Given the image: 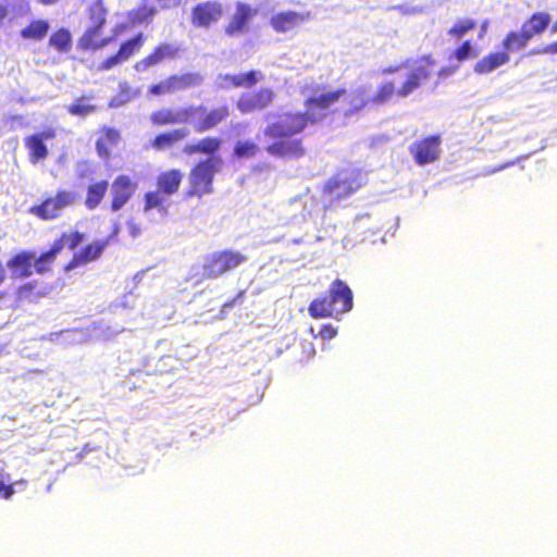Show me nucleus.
<instances>
[{
  "label": "nucleus",
  "instance_id": "obj_28",
  "mask_svg": "<svg viewBox=\"0 0 557 557\" xmlns=\"http://www.w3.org/2000/svg\"><path fill=\"white\" fill-rule=\"evenodd\" d=\"M202 76L199 73H186L182 75H173L168 78L171 92L184 90L191 86L201 84Z\"/></svg>",
  "mask_w": 557,
  "mask_h": 557
},
{
  "label": "nucleus",
  "instance_id": "obj_5",
  "mask_svg": "<svg viewBox=\"0 0 557 557\" xmlns=\"http://www.w3.org/2000/svg\"><path fill=\"white\" fill-rule=\"evenodd\" d=\"M246 260V256L234 250H223L209 253L205 256L202 260V275L207 277L224 275L239 267Z\"/></svg>",
  "mask_w": 557,
  "mask_h": 557
},
{
  "label": "nucleus",
  "instance_id": "obj_40",
  "mask_svg": "<svg viewBox=\"0 0 557 557\" xmlns=\"http://www.w3.org/2000/svg\"><path fill=\"white\" fill-rule=\"evenodd\" d=\"M258 147L250 141H238L234 152L238 158H250L256 154Z\"/></svg>",
  "mask_w": 557,
  "mask_h": 557
},
{
  "label": "nucleus",
  "instance_id": "obj_19",
  "mask_svg": "<svg viewBox=\"0 0 557 557\" xmlns=\"http://www.w3.org/2000/svg\"><path fill=\"white\" fill-rule=\"evenodd\" d=\"M345 88H338L329 92L321 94L317 97H310L306 100V108L309 114L317 111H326L334 106L342 97L346 96Z\"/></svg>",
  "mask_w": 557,
  "mask_h": 557
},
{
  "label": "nucleus",
  "instance_id": "obj_11",
  "mask_svg": "<svg viewBox=\"0 0 557 557\" xmlns=\"http://www.w3.org/2000/svg\"><path fill=\"white\" fill-rule=\"evenodd\" d=\"M137 189V183L126 175L117 176L111 185V194L113 196L112 210H120L133 196Z\"/></svg>",
  "mask_w": 557,
  "mask_h": 557
},
{
  "label": "nucleus",
  "instance_id": "obj_31",
  "mask_svg": "<svg viewBox=\"0 0 557 557\" xmlns=\"http://www.w3.org/2000/svg\"><path fill=\"white\" fill-rule=\"evenodd\" d=\"M309 18V13H296L292 11L281 12V32H286L296 26H300Z\"/></svg>",
  "mask_w": 557,
  "mask_h": 557
},
{
  "label": "nucleus",
  "instance_id": "obj_10",
  "mask_svg": "<svg viewBox=\"0 0 557 557\" xmlns=\"http://www.w3.org/2000/svg\"><path fill=\"white\" fill-rule=\"evenodd\" d=\"M75 195L71 191H61L55 197L45 200L40 206L34 207L32 212L49 220L59 215L67 206L73 203Z\"/></svg>",
  "mask_w": 557,
  "mask_h": 557
},
{
  "label": "nucleus",
  "instance_id": "obj_4",
  "mask_svg": "<svg viewBox=\"0 0 557 557\" xmlns=\"http://www.w3.org/2000/svg\"><path fill=\"white\" fill-rule=\"evenodd\" d=\"M223 168V160L220 156H211L199 162L189 173V195L202 197L213 193V178Z\"/></svg>",
  "mask_w": 557,
  "mask_h": 557
},
{
  "label": "nucleus",
  "instance_id": "obj_43",
  "mask_svg": "<svg viewBox=\"0 0 557 557\" xmlns=\"http://www.w3.org/2000/svg\"><path fill=\"white\" fill-rule=\"evenodd\" d=\"M14 494L13 485L5 484L0 480V497L9 499Z\"/></svg>",
  "mask_w": 557,
  "mask_h": 557
},
{
  "label": "nucleus",
  "instance_id": "obj_23",
  "mask_svg": "<svg viewBox=\"0 0 557 557\" xmlns=\"http://www.w3.org/2000/svg\"><path fill=\"white\" fill-rule=\"evenodd\" d=\"M552 21L547 12L533 13L521 26V29L529 35V38L543 34Z\"/></svg>",
  "mask_w": 557,
  "mask_h": 557
},
{
  "label": "nucleus",
  "instance_id": "obj_6",
  "mask_svg": "<svg viewBox=\"0 0 557 557\" xmlns=\"http://www.w3.org/2000/svg\"><path fill=\"white\" fill-rule=\"evenodd\" d=\"M408 151L414 163L420 166L434 163L442 153V136L433 134L414 140Z\"/></svg>",
  "mask_w": 557,
  "mask_h": 557
},
{
  "label": "nucleus",
  "instance_id": "obj_3",
  "mask_svg": "<svg viewBox=\"0 0 557 557\" xmlns=\"http://www.w3.org/2000/svg\"><path fill=\"white\" fill-rule=\"evenodd\" d=\"M308 114V111L288 112L281 116V158H297L304 153L300 140L294 135L304 131L309 121H314Z\"/></svg>",
  "mask_w": 557,
  "mask_h": 557
},
{
  "label": "nucleus",
  "instance_id": "obj_29",
  "mask_svg": "<svg viewBox=\"0 0 557 557\" xmlns=\"http://www.w3.org/2000/svg\"><path fill=\"white\" fill-rule=\"evenodd\" d=\"M120 139V133L113 128H107L104 135L101 136L96 144L97 151L100 157L109 158L111 154V148L117 144Z\"/></svg>",
  "mask_w": 557,
  "mask_h": 557
},
{
  "label": "nucleus",
  "instance_id": "obj_9",
  "mask_svg": "<svg viewBox=\"0 0 557 557\" xmlns=\"http://www.w3.org/2000/svg\"><path fill=\"white\" fill-rule=\"evenodd\" d=\"M263 12L264 9L262 7L258 9H252L248 4L243 2L236 3V9L228 25L225 28V33L228 36H239L245 34L249 29V23L258 12Z\"/></svg>",
  "mask_w": 557,
  "mask_h": 557
},
{
  "label": "nucleus",
  "instance_id": "obj_18",
  "mask_svg": "<svg viewBox=\"0 0 557 557\" xmlns=\"http://www.w3.org/2000/svg\"><path fill=\"white\" fill-rule=\"evenodd\" d=\"M144 39L143 35L139 34L133 39L124 42L117 53L108 58L106 61L101 63L99 66L100 70H110L113 66L128 60L135 52H137L143 46Z\"/></svg>",
  "mask_w": 557,
  "mask_h": 557
},
{
  "label": "nucleus",
  "instance_id": "obj_17",
  "mask_svg": "<svg viewBox=\"0 0 557 557\" xmlns=\"http://www.w3.org/2000/svg\"><path fill=\"white\" fill-rule=\"evenodd\" d=\"M222 7L216 2H205L193 10V24L198 27H208L220 20Z\"/></svg>",
  "mask_w": 557,
  "mask_h": 557
},
{
  "label": "nucleus",
  "instance_id": "obj_54",
  "mask_svg": "<svg viewBox=\"0 0 557 557\" xmlns=\"http://www.w3.org/2000/svg\"><path fill=\"white\" fill-rule=\"evenodd\" d=\"M90 449L87 448V446L84 447V451H89Z\"/></svg>",
  "mask_w": 557,
  "mask_h": 557
},
{
  "label": "nucleus",
  "instance_id": "obj_49",
  "mask_svg": "<svg viewBox=\"0 0 557 557\" xmlns=\"http://www.w3.org/2000/svg\"><path fill=\"white\" fill-rule=\"evenodd\" d=\"M269 151H270L271 153H276V152L278 151V144H277V143H274L273 145H271V146L269 147Z\"/></svg>",
  "mask_w": 557,
  "mask_h": 557
},
{
  "label": "nucleus",
  "instance_id": "obj_26",
  "mask_svg": "<svg viewBox=\"0 0 557 557\" xmlns=\"http://www.w3.org/2000/svg\"><path fill=\"white\" fill-rule=\"evenodd\" d=\"M189 128L182 127L168 133L160 134L154 138L152 147L157 150L169 148L174 144L186 138L189 135Z\"/></svg>",
  "mask_w": 557,
  "mask_h": 557
},
{
  "label": "nucleus",
  "instance_id": "obj_13",
  "mask_svg": "<svg viewBox=\"0 0 557 557\" xmlns=\"http://www.w3.org/2000/svg\"><path fill=\"white\" fill-rule=\"evenodd\" d=\"M92 18H95V24L90 26L85 34L81 37L78 41V47L81 49H99L104 47L109 39L98 40L99 32L104 23V17L99 9L92 10Z\"/></svg>",
  "mask_w": 557,
  "mask_h": 557
},
{
  "label": "nucleus",
  "instance_id": "obj_38",
  "mask_svg": "<svg viewBox=\"0 0 557 557\" xmlns=\"http://www.w3.org/2000/svg\"><path fill=\"white\" fill-rule=\"evenodd\" d=\"M67 110L72 115L86 116L94 113L97 108L88 103L87 99L83 97L76 100L75 103L69 106Z\"/></svg>",
  "mask_w": 557,
  "mask_h": 557
},
{
  "label": "nucleus",
  "instance_id": "obj_35",
  "mask_svg": "<svg viewBox=\"0 0 557 557\" xmlns=\"http://www.w3.org/2000/svg\"><path fill=\"white\" fill-rule=\"evenodd\" d=\"M479 51L474 48L470 40L462 41L451 54V58L458 62H463L468 59L478 57Z\"/></svg>",
  "mask_w": 557,
  "mask_h": 557
},
{
  "label": "nucleus",
  "instance_id": "obj_47",
  "mask_svg": "<svg viewBox=\"0 0 557 557\" xmlns=\"http://www.w3.org/2000/svg\"><path fill=\"white\" fill-rule=\"evenodd\" d=\"M186 154H194L197 152H200V149H198V143L197 144H189L184 147L183 150Z\"/></svg>",
  "mask_w": 557,
  "mask_h": 557
},
{
  "label": "nucleus",
  "instance_id": "obj_12",
  "mask_svg": "<svg viewBox=\"0 0 557 557\" xmlns=\"http://www.w3.org/2000/svg\"><path fill=\"white\" fill-rule=\"evenodd\" d=\"M263 78V75L259 71H250L247 73H239V74H220L216 77V85L220 88L228 89V88H237V87H245L249 88L253 85H256L258 82H260Z\"/></svg>",
  "mask_w": 557,
  "mask_h": 557
},
{
  "label": "nucleus",
  "instance_id": "obj_55",
  "mask_svg": "<svg viewBox=\"0 0 557 557\" xmlns=\"http://www.w3.org/2000/svg\"><path fill=\"white\" fill-rule=\"evenodd\" d=\"M3 296V293H0V298Z\"/></svg>",
  "mask_w": 557,
  "mask_h": 557
},
{
  "label": "nucleus",
  "instance_id": "obj_48",
  "mask_svg": "<svg viewBox=\"0 0 557 557\" xmlns=\"http://www.w3.org/2000/svg\"><path fill=\"white\" fill-rule=\"evenodd\" d=\"M278 134V128L275 124L271 125L267 129V135L275 137Z\"/></svg>",
  "mask_w": 557,
  "mask_h": 557
},
{
  "label": "nucleus",
  "instance_id": "obj_53",
  "mask_svg": "<svg viewBox=\"0 0 557 557\" xmlns=\"http://www.w3.org/2000/svg\"><path fill=\"white\" fill-rule=\"evenodd\" d=\"M553 32H557V22L555 23V25L553 26Z\"/></svg>",
  "mask_w": 557,
  "mask_h": 557
},
{
  "label": "nucleus",
  "instance_id": "obj_24",
  "mask_svg": "<svg viewBox=\"0 0 557 557\" xmlns=\"http://www.w3.org/2000/svg\"><path fill=\"white\" fill-rule=\"evenodd\" d=\"M531 39L522 29L508 32L503 40L500 41V48L507 52L508 55L511 52L524 49Z\"/></svg>",
  "mask_w": 557,
  "mask_h": 557
},
{
  "label": "nucleus",
  "instance_id": "obj_50",
  "mask_svg": "<svg viewBox=\"0 0 557 557\" xmlns=\"http://www.w3.org/2000/svg\"><path fill=\"white\" fill-rule=\"evenodd\" d=\"M5 15H7L5 8L0 5V22L5 17Z\"/></svg>",
  "mask_w": 557,
  "mask_h": 557
},
{
  "label": "nucleus",
  "instance_id": "obj_2",
  "mask_svg": "<svg viewBox=\"0 0 557 557\" xmlns=\"http://www.w3.org/2000/svg\"><path fill=\"white\" fill-rule=\"evenodd\" d=\"M364 183V174L356 166H346L337 170L324 182L321 188L322 197L327 202L325 208H331L335 202L349 198Z\"/></svg>",
  "mask_w": 557,
  "mask_h": 557
},
{
  "label": "nucleus",
  "instance_id": "obj_51",
  "mask_svg": "<svg viewBox=\"0 0 557 557\" xmlns=\"http://www.w3.org/2000/svg\"><path fill=\"white\" fill-rule=\"evenodd\" d=\"M271 24H272V26L274 27L275 30H278V20H276L275 17H272L271 18Z\"/></svg>",
  "mask_w": 557,
  "mask_h": 557
},
{
  "label": "nucleus",
  "instance_id": "obj_32",
  "mask_svg": "<svg viewBox=\"0 0 557 557\" xmlns=\"http://www.w3.org/2000/svg\"><path fill=\"white\" fill-rule=\"evenodd\" d=\"M476 22L473 18H459L448 29L447 34L455 39H459L468 33L474 30Z\"/></svg>",
  "mask_w": 557,
  "mask_h": 557
},
{
  "label": "nucleus",
  "instance_id": "obj_25",
  "mask_svg": "<svg viewBox=\"0 0 557 557\" xmlns=\"http://www.w3.org/2000/svg\"><path fill=\"white\" fill-rule=\"evenodd\" d=\"M104 247L106 243L102 242H96L86 246L82 252L74 256L73 260L65 267V270L97 259L102 253Z\"/></svg>",
  "mask_w": 557,
  "mask_h": 557
},
{
  "label": "nucleus",
  "instance_id": "obj_36",
  "mask_svg": "<svg viewBox=\"0 0 557 557\" xmlns=\"http://www.w3.org/2000/svg\"><path fill=\"white\" fill-rule=\"evenodd\" d=\"M49 24L46 21H35L28 27L22 30L24 38L41 39L46 36Z\"/></svg>",
  "mask_w": 557,
  "mask_h": 557
},
{
  "label": "nucleus",
  "instance_id": "obj_52",
  "mask_svg": "<svg viewBox=\"0 0 557 557\" xmlns=\"http://www.w3.org/2000/svg\"><path fill=\"white\" fill-rule=\"evenodd\" d=\"M40 3L45 4V5H49V4H52V3H55L58 0H39Z\"/></svg>",
  "mask_w": 557,
  "mask_h": 557
},
{
  "label": "nucleus",
  "instance_id": "obj_34",
  "mask_svg": "<svg viewBox=\"0 0 557 557\" xmlns=\"http://www.w3.org/2000/svg\"><path fill=\"white\" fill-rule=\"evenodd\" d=\"M137 96V92L134 91L127 83L120 84V92L113 97L109 103L110 108H120L125 103L129 102Z\"/></svg>",
  "mask_w": 557,
  "mask_h": 557
},
{
  "label": "nucleus",
  "instance_id": "obj_16",
  "mask_svg": "<svg viewBox=\"0 0 557 557\" xmlns=\"http://www.w3.org/2000/svg\"><path fill=\"white\" fill-rule=\"evenodd\" d=\"M275 94L269 89H261L257 94H244L237 102V108L243 113L264 109L274 98Z\"/></svg>",
  "mask_w": 557,
  "mask_h": 557
},
{
  "label": "nucleus",
  "instance_id": "obj_37",
  "mask_svg": "<svg viewBox=\"0 0 557 557\" xmlns=\"http://www.w3.org/2000/svg\"><path fill=\"white\" fill-rule=\"evenodd\" d=\"M42 136L44 135H33L27 140V146L30 150V153L37 160L46 158L48 153L47 147L42 143Z\"/></svg>",
  "mask_w": 557,
  "mask_h": 557
},
{
  "label": "nucleus",
  "instance_id": "obj_15",
  "mask_svg": "<svg viewBox=\"0 0 557 557\" xmlns=\"http://www.w3.org/2000/svg\"><path fill=\"white\" fill-rule=\"evenodd\" d=\"M39 259L34 251H22L8 261L13 275L27 277L36 273L35 262Z\"/></svg>",
  "mask_w": 557,
  "mask_h": 557
},
{
  "label": "nucleus",
  "instance_id": "obj_8",
  "mask_svg": "<svg viewBox=\"0 0 557 557\" xmlns=\"http://www.w3.org/2000/svg\"><path fill=\"white\" fill-rule=\"evenodd\" d=\"M205 112L203 106H190L181 109L163 108L150 115V121L154 125L184 124L191 122L198 112Z\"/></svg>",
  "mask_w": 557,
  "mask_h": 557
},
{
  "label": "nucleus",
  "instance_id": "obj_1",
  "mask_svg": "<svg viewBox=\"0 0 557 557\" xmlns=\"http://www.w3.org/2000/svg\"><path fill=\"white\" fill-rule=\"evenodd\" d=\"M435 65V59L431 54H424L414 60L407 59L400 64L384 67L382 70V74L384 75L395 74L400 69L410 70L406 75V79L398 88L395 87L393 81H386L380 84L375 94L371 96L372 106H383L394 97L405 98L411 95L431 78Z\"/></svg>",
  "mask_w": 557,
  "mask_h": 557
},
{
  "label": "nucleus",
  "instance_id": "obj_30",
  "mask_svg": "<svg viewBox=\"0 0 557 557\" xmlns=\"http://www.w3.org/2000/svg\"><path fill=\"white\" fill-rule=\"evenodd\" d=\"M108 186L109 184L107 181H101L88 187L85 205L90 210L95 209L100 203L108 189Z\"/></svg>",
  "mask_w": 557,
  "mask_h": 557
},
{
  "label": "nucleus",
  "instance_id": "obj_46",
  "mask_svg": "<svg viewBox=\"0 0 557 557\" xmlns=\"http://www.w3.org/2000/svg\"><path fill=\"white\" fill-rule=\"evenodd\" d=\"M162 8H175L178 7L182 0H157Z\"/></svg>",
  "mask_w": 557,
  "mask_h": 557
},
{
  "label": "nucleus",
  "instance_id": "obj_39",
  "mask_svg": "<svg viewBox=\"0 0 557 557\" xmlns=\"http://www.w3.org/2000/svg\"><path fill=\"white\" fill-rule=\"evenodd\" d=\"M222 140L214 137H207L198 141V149L201 153L213 154L220 149Z\"/></svg>",
  "mask_w": 557,
  "mask_h": 557
},
{
  "label": "nucleus",
  "instance_id": "obj_21",
  "mask_svg": "<svg viewBox=\"0 0 557 557\" xmlns=\"http://www.w3.org/2000/svg\"><path fill=\"white\" fill-rule=\"evenodd\" d=\"M370 104H372V100L371 96L369 95V89L366 86H360L349 94L347 98V106L344 110V115H355Z\"/></svg>",
  "mask_w": 557,
  "mask_h": 557
},
{
  "label": "nucleus",
  "instance_id": "obj_33",
  "mask_svg": "<svg viewBox=\"0 0 557 557\" xmlns=\"http://www.w3.org/2000/svg\"><path fill=\"white\" fill-rule=\"evenodd\" d=\"M49 44L59 51L70 50L72 46V38L70 32L65 28L59 29L50 37Z\"/></svg>",
  "mask_w": 557,
  "mask_h": 557
},
{
  "label": "nucleus",
  "instance_id": "obj_45",
  "mask_svg": "<svg viewBox=\"0 0 557 557\" xmlns=\"http://www.w3.org/2000/svg\"><path fill=\"white\" fill-rule=\"evenodd\" d=\"M244 296V292H239L236 297H234L232 300L230 301H225L223 305H222V312L225 313L226 310L228 308H232L234 305H236L237 302H239V300L243 298Z\"/></svg>",
  "mask_w": 557,
  "mask_h": 557
},
{
  "label": "nucleus",
  "instance_id": "obj_44",
  "mask_svg": "<svg viewBox=\"0 0 557 557\" xmlns=\"http://www.w3.org/2000/svg\"><path fill=\"white\" fill-rule=\"evenodd\" d=\"M539 53H557V41L549 44L541 49H534L531 51V54H539Z\"/></svg>",
  "mask_w": 557,
  "mask_h": 557
},
{
  "label": "nucleus",
  "instance_id": "obj_41",
  "mask_svg": "<svg viewBox=\"0 0 557 557\" xmlns=\"http://www.w3.org/2000/svg\"><path fill=\"white\" fill-rule=\"evenodd\" d=\"M145 211L161 207L163 199L160 195V190L147 193L145 196Z\"/></svg>",
  "mask_w": 557,
  "mask_h": 557
},
{
  "label": "nucleus",
  "instance_id": "obj_27",
  "mask_svg": "<svg viewBox=\"0 0 557 557\" xmlns=\"http://www.w3.org/2000/svg\"><path fill=\"white\" fill-rule=\"evenodd\" d=\"M182 178L183 174L178 170H171L160 174L157 182L159 190L166 195L175 194L178 190Z\"/></svg>",
  "mask_w": 557,
  "mask_h": 557
},
{
  "label": "nucleus",
  "instance_id": "obj_7",
  "mask_svg": "<svg viewBox=\"0 0 557 557\" xmlns=\"http://www.w3.org/2000/svg\"><path fill=\"white\" fill-rule=\"evenodd\" d=\"M84 239V235L74 232L66 234L64 233L60 239L55 240L52 245L51 249L41 256H39V259L35 262L36 267V274L44 275L46 274L52 262L54 261L57 255L64 248L69 247L71 250H74Z\"/></svg>",
  "mask_w": 557,
  "mask_h": 557
},
{
  "label": "nucleus",
  "instance_id": "obj_20",
  "mask_svg": "<svg viewBox=\"0 0 557 557\" xmlns=\"http://www.w3.org/2000/svg\"><path fill=\"white\" fill-rule=\"evenodd\" d=\"M178 52V48L172 44H162L156 50L140 60L135 64V70L138 72L146 71L150 66L157 65L161 63L165 59H174L176 58Z\"/></svg>",
  "mask_w": 557,
  "mask_h": 557
},
{
  "label": "nucleus",
  "instance_id": "obj_14",
  "mask_svg": "<svg viewBox=\"0 0 557 557\" xmlns=\"http://www.w3.org/2000/svg\"><path fill=\"white\" fill-rule=\"evenodd\" d=\"M511 55H508L502 48L496 51H491L486 55L478 60L473 65V71L478 75H486L493 71L508 64Z\"/></svg>",
  "mask_w": 557,
  "mask_h": 557
},
{
  "label": "nucleus",
  "instance_id": "obj_42",
  "mask_svg": "<svg viewBox=\"0 0 557 557\" xmlns=\"http://www.w3.org/2000/svg\"><path fill=\"white\" fill-rule=\"evenodd\" d=\"M150 92L152 95L171 94L168 78L157 85L151 86Z\"/></svg>",
  "mask_w": 557,
  "mask_h": 557
},
{
  "label": "nucleus",
  "instance_id": "obj_22",
  "mask_svg": "<svg viewBox=\"0 0 557 557\" xmlns=\"http://www.w3.org/2000/svg\"><path fill=\"white\" fill-rule=\"evenodd\" d=\"M197 114H202L203 117L194 123V128L197 133H203L223 122L230 115V111L226 106H222L209 112L205 109V112H198Z\"/></svg>",
  "mask_w": 557,
  "mask_h": 557
}]
</instances>
